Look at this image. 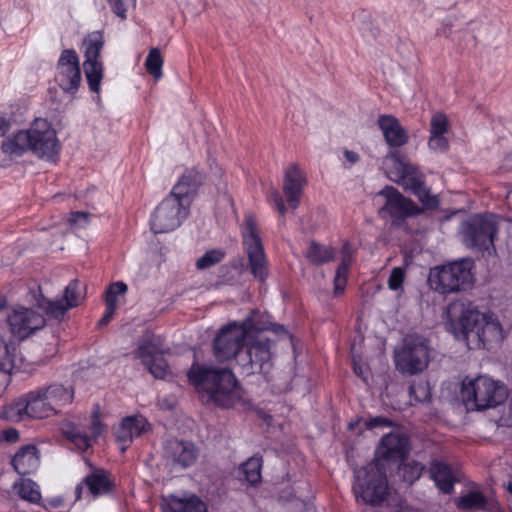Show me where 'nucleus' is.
I'll return each mask as SVG.
<instances>
[{
	"label": "nucleus",
	"instance_id": "53",
	"mask_svg": "<svg viewBox=\"0 0 512 512\" xmlns=\"http://www.w3.org/2000/svg\"><path fill=\"white\" fill-rule=\"evenodd\" d=\"M88 218H89V213L82 212V211L72 212L71 216L69 218V223L71 225H75L78 223L80 225H84V224L88 223Z\"/></svg>",
	"mask_w": 512,
	"mask_h": 512
},
{
	"label": "nucleus",
	"instance_id": "49",
	"mask_svg": "<svg viewBox=\"0 0 512 512\" xmlns=\"http://www.w3.org/2000/svg\"><path fill=\"white\" fill-rule=\"evenodd\" d=\"M393 421L385 416H376L365 421V427L369 430L379 427H392Z\"/></svg>",
	"mask_w": 512,
	"mask_h": 512
},
{
	"label": "nucleus",
	"instance_id": "11",
	"mask_svg": "<svg viewBox=\"0 0 512 512\" xmlns=\"http://www.w3.org/2000/svg\"><path fill=\"white\" fill-rule=\"evenodd\" d=\"M241 233L251 273L255 278L264 282L267 277V260L258 227L252 215L245 217Z\"/></svg>",
	"mask_w": 512,
	"mask_h": 512
},
{
	"label": "nucleus",
	"instance_id": "34",
	"mask_svg": "<svg viewBox=\"0 0 512 512\" xmlns=\"http://www.w3.org/2000/svg\"><path fill=\"white\" fill-rule=\"evenodd\" d=\"M16 347L13 342H7L0 337V374L2 377L1 388L5 389L7 385L8 375L14 367Z\"/></svg>",
	"mask_w": 512,
	"mask_h": 512
},
{
	"label": "nucleus",
	"instance_id": "35",
	"mask_svg": "<svg viewBox=\"0 0 512 512\" xmlns=\"http://www.w3.org/2000/svg\"><path fill=\"white\" fill-rule=\"evenodd\" d=\"M161 354L163 349L160 340L152 334H145L139 341L136 357L144 364Z\"/></svg>",
	"mask_w": 512,
	"mask_h": 512
},
{
	"label": "nucleus",
	"instance_id": "51",
	"mask_svg": "<svg viewBox=\"0 0 512 512\" xmlns=\"http://www.w3.org/2000/svg\"><path fill=\"white\" fill-rule=\"evenodd\" d=\"M90 430L93 438H98L104 431V425L100 420V412L96 410L91 415Z\"/></svg>",
	"mask_w": 512,
	"mask_h": 512
},
{
	"label": "nucleus",
	"instance_id": "28",
	"mask_svg": "<svg viewBox=\"0 0 512 512\" xmlns=\"http://www.w3.org/2000/svg\"><path fill=\"white\" fill-rule=\"evenodd\" d=\"M471 340L476 342L478 348L490 349L493 344L503 340L502 327L498 321L485 316Z\"/></svg>",
	"mask_w": 512,
	"mask_h": 512
},
{
	"label": "nucleus",
	"instance_id": "12",
	"mask_svg": "<svg viewBox=\"0 0 512 512\" xmlns=\"http://www.w3.org/2000/svg\"><path fill=\"white\" fill-rule=\"evenodd\" d=\"M428 362V347L417 336L406 337L402 349L395 354L396 368L403 374L414 375L422 372Z\"/></svg>",
	"mask_w": 512,
	"mask_h": 512
},
{
	"label": "nucleus",
	"instance_id": "20",
	"mask_svg": "<svg viewBox=\"0 0 512 512\" xmlns=\"http://www.w3.org/2000/svg\"><path fill=\"white\" fill-rule=\"evenodd\" d=\"M7 323L11 333L20 340H24L44 328L46 320L43 315L32 308L19 306L8 314Z\"/></svg>",
	"mask_w": 512,
	"mask_h": 512
},
{
	"label": "nucleus",
	"instance_id": "2",
	"mask_svg": "<svg viewBox=\"0 0 512 512\" xmlns=\"http://www.w3.org/2000/svg\"><path fill=\"white\" fill-rule=\"evenodd\" d=\"M474 261L462 258L430 269L427 282L429 287L442 295L463 292L474 284Z\"/></svg>",
	"mask_w": 512,
	"mask_h": 512
},
{
	"label": "nucleus",
	"instance_id": "1",
	"mask_svg": "<svg viewBox=\"0 0 512 512\" xmlns=\"http://www.w3.org/2000/svg\"><path fill=\"white\" fill-rule=\"evenodd\" d=\"M186 376L205 405L229 409L242 401V388L229 368L194 361Z\"/></svg>",
	"mask_w": 512,
	"mask_h": 512
},
{
	"label": "nucleus",
	"instance_id": "19",
	"mask_svg": "<svg viewBox=\"0 0 512 512\" xmlns=\"http://www.w3.org/2000/svg\"><path fill=\"white\" fill-rule=\"evenodd\" d=\"M55 81L64 93L74 95L81 83L79 58L74 49H64L56 65Z\"/></svg>",
	"mask_w": 512,
	"mask_h": 512
},
{
	"label": "nucleus",
	"instance_id": "62",
	"mask_svg": "<svg viewBox=\"0 0 512 512\" xmlns=\"http://www.w3.org/2000/svg\"><path fill=\"white\" fill-rule=\"evenodd\" d=\"M84 486H85V484L83 483V481L76 486V488H75L76 500L81 499V495H82V491H83V487Z\"/></svg>",
	"mask_w": 512,
	"mask_h": 512
},
{
	"label": "nucleus",
	"instance_id": "47",
	"mask_svg": "<svg viewBox=\"0 0 512 512\" xmlns=\"http://www.w3.org/2000/svg\"><path fill=\"white\" fill-rule=\"evenodd\" d=\"M112 11L122 20L127 18L128 8L134 4L135 0H107Z\"/></svg>",
	"mask_w": 512,
	"mask_h": 512
},
{
	"label": "nucleus",
	"instance_id": "36",
	"mask_svg": "<svg viewBox=\"0 0 512 512\" xmlns=\"http://www.w3.org/2000/svg\"><path fill=\"white\" fill-rule=\"evenodd\" d=\"M335 255V250L332 247L322 245L314 240L310 241L305 253L309 263L315 266H320L334 260Z\"/></svg>",
	"mask_w": 512,
	"mask_h": 512
},
{
	"label": "nucleus",
	"instance_id": "43",
	"mask_svg": "<svg viewBox=\"0 0 512 512\" xmlns=\"http://www.w3.org/2000/svg\"><path fill=\"white\" fill-rule=\"evenodd\" d=\"M143 365L157 379H164L169 371V365L163 354L158 355Z\"/></svg>",
	"mask_w": 512,
	"mask_h": 512
},
{
	"label": "nucleus",
	"instance_id": "4",
	"mask_svg": "<svg viewBox=\"0 0 512 512\" xmlns=\"http://www.w3.org/2000/svg\"><path fill=\"white\" fill-rule=\"evenodd\" d=\"M386 158L394 161L392 173L395 178H391L392 180L416 196L426 210L438 209L439 199L436 195L431 194L430 189L426 187L424 175L418 167L404 161L396 150L389 151Z\"/></svg>",
	"mask_w": 512,
	"mask_h": 512
},
{
	"label": "nucleus",
	"instance_id": "24",
	"mask_svg": "<svg viewBox=\"0 0 512 512\" xmlns=\"http://www.w3.org/2000/svg\"><path fill=\"white\" fill-rule=\"evenodd\" d=\"M457 507L461 510H480L499 512L500 504L492 493L484 494L479 490H471L457 499Z\"/></svg>",
	"mask_w": 512,
	"mask_h": 512
},
{
	"label": "nucleus",
	"instance_id": "7",
	"mask_svg": "<svg viewBox=\"0 0 512 512\" xmlns=\"http://www.w3.org/2000/svg\"><path fill=\"white\" fill-rule=\"evenodd\" d=\"M385 198L384 205L379 209L382 218L389 217L391 226L411 232L406 220L420 215L426 210L424 206H418L412 199L405 197L393 186H385L379 193Z\"/></svg>",
	"mask_w": 512,
	"mask_h": 512
},
{
	"label": "nucleus",
	"instance_id": "13",
	"mask_svg": "<svg viewBox=\"0 0 512 512\" xmlns=\"http://www.w3.org/2000/svg\"><path fill=\"white\" fill-rule=\"evenodd\" d=\"M271 344L272 341L263 335L249 342L237 356L241 373L246 376L262 373L271 360Z\"/></svg>",
	"mask_w": 512,
	"mask_h": 512
},
{
	"label": "nucleus",
	"instance_id": "26",
	"mask_svg": "<svg viewBox=\"0 0 512 512\" xmlns=\"http://www.w3.org/2000/svg\"><path fill=\"white\" fill-rule=\"evenodd\" d=\"M306 179L297 164H291L285 171L283 191L291 208L296 209Z\"/></svg>",
	"mask_w": 512,
	"mask_h": 512
},
{
	"label": "nucleus",
	"instance_id": "38",
	"mask_svg": "<svg viewBox=\"0 0 512 512\" xmlns=\"http://www.w3.org/2000/svg\"><path fill=\"white\" fill-rule=\"evenodd\" d=\"M14 489L21 499L29 501L30 503L37 504L41 500L38 485L31 479H22L20 482H16Z\"/></svg>",
	"mask_w": 512,
	"mask_h": 512
},
{
	"label": "nucleus",
	"instance_id": "6",
	"mask_svg": "<svg viewBox=\"0 0 512 512\" xmlns=\"http://www.w3.org/2000/svg\"><path fill=\"white\" fill-rule=\"evenodd\" d=\"M446 314L447 330L456 339L466 341L467 344L485 317L473 302L466 299L451 302L447 307Z\"/></svg>",
	"mask_w": 512,
	"mask_h": 512
},
{
	"label": "nucleus",
	"instance_id": "45",
	"mask_svg": "<svg viewBox=\"0 0 512 512\" xmlns=\"http://www.w3.org/2000/svg\"><path fill=\"white\" fill-rule=\"evenodd\" d=\"M448 130V119L445 114L437 113L433 115L430 122L431 135H444Z\"/></svg>",
	"mask_w": 512,
	"mask_h": 512
},
{
	"label": "nucleus",
	"instance_id": "9",
	"mask_svg": "<svg viewBox=\"0 0 512 512\" xmlns=\"http://www.w3.org/2000/svg\"><path fill=\"white\" fill-rule=\"evenodd\" d=\"M53 414H55L54 408L46 400L45 392L41 388L28 392L3 411V417L10 421L43 419Z\"/></svg>",
	"mask_w": 512,
	"mask_h": 512
},
{
	"label": "nucleus",
	"instance_id": "54",
	"mask_svg": "<svg viewBox=\"0 0 512 512\" xmlns=\"http://www.w3.org/2000/svg\"><path fill=\"white\" fill-rule=\"evenodd\" d=\"M0 434L3 441H6L8 443H16L20 438L19 431L15 428L3 430L1 431Z\"/></svg>",
	"mask_w": 512,
	"mask_h": 512
},
{
	"label": "nucleus",
	"instance_id": "10",
	"mask_svg": "<svg viewBox=\"0 0 512 512\" xmlns=\"http://www.w3.org/2000/svg\"><path fill=\"white\" fill-rule=\"evenodd\" d=\"M252 328L251 319L245 320L241 325L230 323L223 326L213 340V355L220 361L230 360L242 352L244 340L248 330Z\"/></svg>",
	"mask_w": 512,
	"mask_h": 512
},
{
	"label": "nucleus",
	"instance_id": "5",
	"mask_svg": "<svg viewBox=\"0 0 512 512\" xmlns=\"http://www.w3.org/2000/svg\"><path fill=\"white\" fill-rule=\"evenodd\" d=\"M353 491L371 506L381 505L389 495L386 467L368 464L354 473Z\"/></svg>",
	"mask_w": 512,
	"mask_h": 512
},
{
	"label": "nucleus",
	"instance_id": "16",
	"mask_svg": "<svg viewBox=\"0 0 512 512\" xmlns=\"http://www.w3.org/2000/svg\"><path fill=\"white\" fill-rule=\"evenodd\" d=\"M410 440L403 433H388L384 435L375 450L373 465H397L403 462L410 453Z\"/></svg>",
	"mask_w": 512,
	"mask_h": 512
},
{
	"label": "nucleus",
	"instance_id": "39",
	"mask_svg": "<svg viewBox=\"0 0 512 512\" xmlns=\"http://www.w3.org/2000/svg\"><path fill=\"white\" fill-rule=\"evenodd\" d=\"M62 434L80 451H86L91 445L89 436L72 423L62 429Z\"/></svg>",
	"mask_w": 512,
	"mask_h": 512
},
{
	"label": "nucleus",
	"instance_id": "48",
	"mask_svg": "<svg viewBox=\"0 0 512 512\" xmlns=\"http://www.w3.org/2000/svg\"><path fill=\"white\" fill-rule=\"evenodd\" d=\"M405 279V271L401 267H395L392 269L388 278V287L390 290L397 291L403 285Z\"/></svg>",
	"mask_w": 512,
	"mask_h": 512
},
{
	"label": "nucleus",
	"instance_id": "55",
	"mask_svg": "<svg viewBox=\"0 0 512 512\" xmlns=\"http://www.w3.org/2000/svg\"><path fill=\"white\" fill-rule=\"evenodd\" d=\"M271 196H272V199L275 203V206H276L279 214L281 216H284V214L286 213V206H285L282 196L276 190L272 192Z\"/></svg>",
	"mask_w": 512,
	"mask_h": 512
},
{
	"label": "nucleus",
	"instance_id": "32",
	"mask_svg": "<svg viewBox=\"0 0 512 512\" xmlns=\"http://www.w3.org/2000/svg\"><path fill=\"white\" fill-rule=\"evenodd\" d=\"M262 456L254 455L240 464L236 469V478L241 482H246L250 486L256 487L262 481Z\"/></svg>",
	"mask_w": 512,
	"mask_h": 512
},
{
	"label": "nucleus",
	"instance_id": "50",
	"mask_svg": "<svg viewBox=\"0 0 512 512\" xmlns=\"http://www.w3.org/2000/svg\"><path fill=\"white\" fill-rule=\"evenodd\" d=\"M428 145L434 151L443 152L447 150L449 144L444 135H430Z\"/></svg>",
	"mask_w": 512,
	"mask_h": 512
},
{
	"label": "nucleus",
	"instance_id": "41",
	"mask_svg": "<svg viewBox=\"0 0 512 512\" xmlns=\"http://www.w3.org/2000/svg\"><path fill=\"white\" fill-rule=\"evenodd\" d=\"M147 72L155 79L162 76L163 58L158 48H151L145 61Z\"/></svg>",
	"mask_w": 512,
	"mask_h": 512
},
{
	"label": "nucleus",
	"instance_id": "17",
	"mask_svg": "<svg viewBox=\"0 0 512 512\" xmlns=\"http://www.w3.org/2000/svg\"><path fill=\"white\" fill-rule=\"evenodd\" d=\"M85 46V61L83 63L85 76L92 92L100 91V84L103 78V65L98 58L104 45V39L101 32L97 31L90 34L83 42Z\"/></svg>",
	"mask_w": 512,
	"mask_h": 512
},
{
	"label": "nucleus",
	"instance_id": "56",
	"mask_svg": "<svg viewBox=\"0 0 512 512\" xmlns=\"http://www.w3.org/2000/svg\"><path fill=\"white\" fill-rule=\"evenodd\" d=\"M347 278L345 277H335L334 278V290L335 294H341L346 286Z\"/></svg>",
	"mask_w": 512,
	"mask_h": 512
},
{
	"label": "nucleus",
	"instance_id": "14",
	"mask_svg": "<svg viewBox=\"0 0 512 512\" xmlns=\"http://www.w3.org/2000/svg\"><path fill=\"white\" fill-rule=\"evenodd\" d=\"M190 207L169 194L155 209L151 218V230L167 233L176 229L189 214Z\"/></svg>",
	"mask_w": 512,
	"mask_h": 512
},
{
	"label": "nucleus",
	"instance_id": "46",
	"mask_svg": "<svg viewBox=\"0 0 512 512\" xmlns=\"http://www.w3.org/2000/svg\"><path fill=\"white\" fill-rule=\"evenodd\" d=\"M127 289V285L122 281L110 284L105 294V304L112 301L113 306L117 307V296L125 294Z\"/></svg>",
	"mask_w": 512,
	"mask_h": 512
},
{
	"label": "nucleus",
	"instance_id": "30",
	"mask_svg": "<svg viewBox=\"0 0 512 512\" xmlns=\"http://www.w3.org/2000/svg\"><path fill=\"white\" fill-rule=\"evenodd\" d=\"M160 506L163 512H206L204 503L195 495L189 498L169 495L161 499Z\"/></svg>",
	"mask_w": 512,
	"mask_h": 512
},
{
	"label": "nucleus",
	"instance_id": "25",
	"mask_svg": "<svg viewBox=\"0 0 512 512\" xmlns=\"http://www.w3.org/2000/svg\"><path fill=\"white\" fill-rule=\"evenodd\" d=\"M39 465L40 451L34 444L20 447L11 459V466L21 476L35 473Z\"/></svg>",
	"mask_w": 512,
	"mask_h": 512
},
{
	"label": "nucleus",
	"instance_id": "18",
	"mask_svg": "<svg viewBox=\"0 0 512 512\" xmlns=\"http://www.w3.org/2000/svg\"><path fill=\"white\" fill-rule=\"evenodd\" d=\"M85 287L82 283L74 279L66 286L64 290L63 299L51 301L43 296L39 289L38 296L35 297V305L45 311L48 316L53 318H60L67 312L68 309L77 307L83 299V289Z\"/></svg>",
	"mask_w": 512,
	"mask_h": 512
},
{
	"label": "nucleus",
	"instance_id": "3",
	"mask_svg": "<svg viewBox=\"0 0 512 512\" xmlns=\"http://www.w3.org/2000/svg\"><path fill=\"white\" fill-rule=\"evenodd\" d=\"M460 396L467 408L482 411L504 403L508 393L502 383L490 377L467 376L462 380Z\"/></svg>",
	"mask_w": 512,
	"mask_h": 512
},
{
	"label": "nucleus",
	"instance_id": "29",
	"mask_svg": "<svg viewBox=\"0 0 512 512\" xmlns=\"http://www.w3.org/2000/svg\"><path fill=\"white\" fill-rule=\"evenodd\" d=\"M429 474L442 493L451 494L453 492L456 478L449 464L440 460H433L429 466Z\"/></svg>",
	"mask_w": 512,
	"mask_h": 512
},
{
	"label": "nucleus",
	"instance_id": "52",
	"mask_svg": "<svg viewBox=\"0 0 512 512\" xmlns=\"http://www.w3.org/2000/svg\"><path fill=\"white\" fill-rule=\"evenodd\" d=\"M105 306H106V311H105L104 315L101 317V319L98 321L99 327L106 326L113 318L115 311L117 309V307L113 306L112 301H110L108 304H105Z\"/></svg>",
	"mask_w": 512,
	"mask_h": 512
},
{
	"label": "nucleus",
	"instance_id": "64",
	"mask_svg": "<svg viewBox=\"0 0 512 512\" xmlns=\"http://www.w3.org/2000/svg\"><path fill=\"white\" fill-rule=\"evenodd\" d=\"M7 305L6 297L0 294V311L3 310Z\"/></svg>",
	"mask_w": 512,
	"mask_h": 512
},
{
	"label": "nucleus",
	"instance_id": "59",
	"mask_svg": "<svg viewBox=\"0 0 512 512\" xmlns=\"http://www.w3.org/2000/svg\"><path fill=\"white\" fill-rule=\"evenodd\" d=\"M11 128V122L0 116V137H3Z\"/></svg>",
	"mask_w": 512,
	"mask_h": 512
},
{
	"label": "nucleus",
	"instance_id": "63",
	"mask_svg": "<svg viewBox=\"0 0 512 512\" xmlns=\"http://www.w3.org/2000/svg\"><path fill=\"white\" fill-rule=\"evenodd\" d=\"M506 487L507 490L512 494V467L510 468V472L508 474V481Z\"/></svg>",
	"mask_w": 512,
	"mask_h": 512
},
{
	"label": "nucleus",
	"instance_id": "23",
	"mask_svg": "<svg viewBox=\"0 0 512 512\" xmlns=\"http://www.w3.org/2000/svg\"><path fill=\"white\" fill-rule=\"evenodd\" d=\"M377 126L390 148H399L408 143L409 136L407 131L395 116L391 114L380 115L377 119Z\"/></svg>",
	"mask_w": 512,
	"mask_h": 512
},
{
	"label": "nucleus",
	"instance_id": "42",
	"mask_svg": "<svg viewBox=\"0 0 512 512\" xmlns=\"http://www.w3.org/2000/svg\"><path fill=\"white\" fill-rule=\"evenodd\" d=\"M225 256L226 253L221 249L208 250L196 261V268L198 270L208 269L220 263Z\"/></svg>",
	"mask_w": 512,
	"mask_h": 512
},
{
	"label": "nucleus",
	"instance_id": "60",
	"mask_svg": "<svg viewBox=\"0 0 512 512\" xmlns=\"http://www.w3.org/2000/svg\"><path fill=\"white\" fill-rule=\"evenodd\" d=\"M271 329L276 334H287V330L285 329V327L280 324H273Z\"/></svg>",
	"mask_w": 512,
	"mask_h": 512
},
{
	"label": "nucleus",
	"instance_id": "57",
	"mask_svg": "<svg viewBox=\"0 0 512 512\" xmlns=\"http://www.w3.org/2000/svg\"><path fill=\"white\" fill-rule=\"evenodd\" d=\"M348 270H349V263L345 259H343V261L340 263V265L338 266V268L336 270L335 277L347 278Z\"/></svg>",
	"mask_w": 512,
	"mask_h": 512
},
{
	"label": "nucleus",
	"instance_id": "27",
	"mask_svg": "<svg viewBox=\"0 0 512 512\" xmlns=\"http://www.w3.org/2000/svg\"><path fill=\"white\" fill-rule=\"evenodd\" d=\"M146 420L142 416H128L122 420L115 431L116 441L124 452L130 446L134 437H139L145 430Z\"/></svg>",
	"mask_w": 512,
	"mask_h": 512
},
{
	"label": "nucleus",
	"instance_id": "61",
	"mask_svg": "<svg viewBox=\"0 0 512 512\" xmlns=\"http://www.w3.org/2000/svg\"><path fill=\"white\" fill-rule=\"evenodd\" d=\"M210 169H211V172H212L215 176H217V177L221 178V176H222L223 172H222V169H221L220 167H218V165H217L216 163H215V165H214V166H213V164H210Z\"/></svg>",
	"mask_w": 512,
	"mask_h": 512
},
{
	"label": "nucleus",
	"instance_id": "33",
	"mask_svg": "<svg viewBox=\"0 0 512 512\" xmlns=\"http://www.w3.org/2000/svg\"><path fill=\"white\" fill-rule=\"evenodd\" d=\"M46 395V400L54 408V413L57 414L59 409L70 404L74 396L72 386L65 387L63 384L54 383L46 388H42Z\"/></svg>",
	"mask_w": 512,
	"mask_h": 512
},
{
	"label": "nucleus",
	"instance_id": "40",
	"mask_svg": "<svg viewBox=\"0 0 512 512\" xmlns=\"http://www.w3.org/2000/svg\"><path fill=\"white\" fill-rule=\"evenodd\" d=\"M397 466L403 478V481L410 485L421 477L425 469V466L417 461H410L407 463H404L403 461L401 463H398Z\"/></svg>",
	"mask_w": 512,
	"mask_h": 512
},
{
	"label": "nucleus",
	"instance_id": "37",
	"mask_svg": "<svg viewBox=\"0 0 512 512\" xmlns=\"http://www.w3.org/2000/svg\"><path fill=\"white\" fill-rule=\"evenodd\" d=\"M1 149L9 156H22L29 150V136L26 135V130H20L13 137L4 140Z\"/></svg>",
	"mask_w": 512,
	"mask_h": 512
},
{
	"label": "nucleus",
	"instance_id": "58",
	"mask_svg": "<svg viewBox=\"0 0 512 512\" xmlns=\"http://www.w3.org/2000/svg\"><path fill=\"white\" fill-rule=\"evenodd\" d=\"M344 156H345L346 160L348 162H350L351 164L357 163L360 159L359 154L357 152H354V151H351L348 149L344 150Z\"/></svg>",
	"mask_w": 512,
	"mask_h": 512
},
{
	"label": "nucleus",
	"instance_id": "15",
	"mask_svg": "<svg viewBox=\"0 0 512 512\" xmlns=\"http://www.w3.org/2000/svg\"><path fill=\"white\" fill-rule=\"evenodd\" d=\"M29 136V150L39 158L51 160L59 151L56 132L50 123L42 118L35 119L31 127L26 130Z\"/></svg>",
	"mask_w": 512,
	"mask_h": 512
},
{
	"label": "nucleus",
	"instance_id": "22",
	"mask_svg": "<svg viewBox=\"0 0 512 512\" xmlns=\"http://www.w3.org/2000/svg\"><path fill=\"white\" fill-rule=\"evenodd\" d=\"M165 455L175 466L190 467L198 458V449L190 441L171 439L165 445Z\"/></svg>",
	"mask_w": 512,
	"mask_h": 512
},
{
	"label": "nucleus",
	"instance_id": "21",
	"mask_svg": "<svg viewBox=\"0 0 512 512\" xmlns=\"http://www.w3.org/2000/svg\"><path fill=\"white\" fill-rule=\"evenodd\" d=\"M204 180L205 175L195 167L186 169L169 194L190 207Z\"/></svg>",
	"mask_w": 512,
	"mask_h": 512
},
{
	"label": "nucleus",
	"instance_id": "8",
	"mask_svg": "<svg viewBox=\"0 0 512 512\" xmlns=\"http://www.w3.org/2000/svg\"><path fill=\"white\" fill-rule=\"evenodd\" d=\"M463 243L466 247L479 251L495 250L494 238L497 226L490 216L476 214L461 225Z\"/></svg>",
	"mask_w": 512,
	"mask_h": 512
},
{
	"label": "nucleus",
	"instance_id": "31",
	"mask_svg": "<svg viewBox=\"0 0 512 512\" xmlns=\"http://www.w3.org/2000/svg\"><path fill=\"white\" fill-rule=\"evenodd\" d=\"M87 464L93 469V471L83 479V483L87 487L88 492L93 497L111 492L113 482L109 479L108 472L103 468L93 467L89 461H87Z\"/></svg>",
	"mask_w": 512,
	"mask_h": 512
},
{
	"label": "nucleus",
	"instance_id": "44",
	"mask_svg": "<svg viewBox=\"0 0 512 512\" xmlns=\"http://www.w3.org/2000/svg\"><path fill=\"white\" fill-rule=\"evenodd\" d=\"M409 395L411 398H414V400L419 403H423L430 400V390L428 388L427 382H412L409 386Z\"/></svg>",
	"mask_w": 512,
	"mask_h": 512
}]
</instances>
